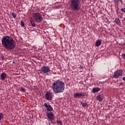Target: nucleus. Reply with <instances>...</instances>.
Wrapping results in <instances>:
<instances>
[{"mask_svg":"<svg viewBox=\"0 0 125 125\" xmlns=\"http://www.w3.org/2000/svg\"><path fill=\"white\" fill-rule=\"evenodd\" d=\"M1 42L3 47L8 50L14 49L16 47V42H15V41L11 36H6L3 37Z\"/></svg>","mask_w":125,"mask_h":125,"instance_id":"f257e3e1","label":"nucleus"},{"mask_svg":"<svg viewBox=\"0 0 125 125\" xmlns=\"http://www.w3.org/2000/svg\"><path fill=\"white\" fill-rule=\"evenodd\" d=\"M52 88L55 93H61L63 91V82L58 80L52 84Z\"/></svg>","mask_w":125,"mask_h":125,"instance_id":"f03ea898","label":"nucleus"},{"mask_svg":"<svg viewBox=\"0 0 125 125\" xmlns=\"http://www.w3.org/2000/svg\"><path fill=\"white\" fill-rule=\"evenodd\" d=\"M81 0H70V7L71 10L78 11L80 10Z\"/></svg>","mask_w":125,"mask_h":125,"instance_id":"7ed1b4c3","label":"nucleus"},{"mask_svg":"<svg viewBox=\"0 0 125 125\" xmlns=\"http://www.w3.org/2000/svg\"><path fill=\"white\" fill-rule=\"evenodd\" d=\"M33 17L37 23H41V21H42V16L39 13L34 14Z\"/></svg>","mask_w":125,"mask_h":125,"instance_id":"20e7f679","label":"nucleus"},{"mask_svg":"<svg viewBox=\"0 0 125 125\" xmlns=\"http://www.w3.org/2000/svg\"><path fill=\"white\" fill-rule=\"evenodd\" d=\"M123 70L119 69L115 71L113 74V77L116 79H119L123 75Z\"/></svg>","mask_w":125,"mask_h":125,"instance_id":"39448f33","label":"nucleus"},{"mask_svg":"<svg viewBox=\"0 0 125 125\" xmlns=\"http://www.w3.org/2000/svg\"><path fill=\"white\" fill-rule=\"evenodd\" d=\"M50 71V68L49 67L47 66L46 65H44L41 68L40 74H47V73Z\"/></svg>","mask_w":125,"mask_h":125,"instance_id":"423d86ee","label":"nucleus"},{"mask_svg":"<svg viewBox=\"0 0 125 125\" xmlns=\"http://www.w3.org/2000/svg\"><path fill=\"white\" fill-rule=\"evenodd\" d=\"M45 98L46 100L51 101L52 100V93L47 91L45 95Z\"/></svg>","mask_w":125,"mask_h":125,"instance_id":"0eeeda50","label":"nucleus"},{"mask_svg":"<svg viewBox=\"0 0 125 125\" xmlns=\"http://www.w3.org/2000/svg\"><path fill=\"white\" fill-rule=\"evenodd\" d=\"M47 116L48 119H49V120L50 121H52L53 119H54V114H53V113L52 112L47 113Z\"/></svg>","mask_w":125,"mask_h":125,"instance_id":"6e6552de","label":"nucleus"},{"mask_svg":"<svg viewBox=\"0 0 125 125\" xmlns=\"http://www.w3.org/2000/svg\"><path fill=\"white\" fill-rule=\"evenodd\" d=\"M43 106H44V107H45L47 110V111H52V110H53V108H52V106H51V105H47V104H46V103H45L43 104Z\"/></svg>","mask_w":125,"mask_h":125,"instance_id":"1a4fd4ad","label":"nucleus"},{"mask_svg":"<svg viewBox=\"0 0 125 125\" xmlns=\"http://www.w3.org/2000/svg\"><path fill=\"white\" fill-rule=\"evenodd\" d=\"M84 94L83 93H80L79 94V93H76V94H74L73 97L74 98H78V97H84Z\"/></svg>","mask_w":125,"mask_h":125,"instance_id":"9d476101","label":"nucleus"},{"mask_svg":"<svg viewBox=\"0 0 125 125\" xmlns=\"http://www.w3.org/2000/svg\"><path fill=\"white\" fill-rule=\"evenodd\" d=\"M30 22L31 24L32 27H36V23H35V20L32 17L30 18Z\"/></svg>","mask_w":125,"mask_h":125,"instance_id":"9b49d317","label":"nucleus"},{"mask_svg":"<svg viewBox=\"0 0 125 125\" xmlns=\"http://www.w3.org/2000/svg\"><path fill=\"white\" fill-rule=\"evenodd\" d=\"M6 79V73L3 72L0 75V79L1 81H4Z\"/></svg>","mask_w":125,"mask_h":125,"instance_id":"f8f14e48","label":"nucleus"},{"mask_svg":"<svg viewBox=\"0 0 125 125\" xmlns=\"http://www.w3.org/2000/svg\"><path fill=\"white\" fill-rule=\"evenodd\" d=\"M101 44V40L100 39H98L97 40L95 43V46L96 47H99Z\"/></svg>","mask_w":125,"mask_h":125,"instance_id":"ddd939ff","label":"nucleus"},{"mask_svg":"<svg viewBox=\"0 0 125 125\" xmlns=\"http://www.w3.org/2000/svg\"><path fill=\"white\" fill-rule=\"evenodd\" d=\"M101 90L100 88L96 87V88H93L92 92L93 93H95L96 92H98Z\"/></svg>","mask_w":125,"mask_h":125,"instance_id":"4468645a","label":"nucleus"},{"mask_svg":"<svg viewBox=\"0 0 125 125\" xmlns=\"http://www.w3.org/2000/svg\"><path fill=\"white\" fill-rule=\"evenodd\" d=\"M104 99L103 96L102 95H98L97 96V100L100 101V102H102Z\"/></svg>","mask_w":125,"mask_h":125,"instance_id":"2eb2a0df","label":"nucleus"},{"mask_svg":"<svg viewBox=\"0 0 125 125\" xmlns=\"http://www.w3.org/2000/svg\"><path fill=\"white\" fill-rule=\"evenodd\" d=\"M115 22L118 25H120V23H121V22H120V21L119 19V18H115Z\"/></svg>","mask_w":125,"mask_h":125,"instance_id":"dca6fc26","label":"nucleus"},{"mask_svg":"<svg viewBox=\"0 0 125 125\" xmlns=\"http://www.w3.org/2000/svg\"><path fill=\"white\" fill-rule=\"evenodd\" d=\"M81 104L82 105V106L84 108H85L86 106H88V104H86V103H83V102H82Z\"/></svg>","mask_w":125,"mask_h":125,"instance_id":"f3484780","label":"nucleus"},{"mask_svg":"<svg viewBox=\"0 0 125 125\" xmlns=\"http://www.w3.org/2000/svg\"><path fill=\"white\" fill-rule=\"evenodd\" d=\"M57 125H62V121L61 120H58L57 122Z\"/></svg>","mask_w":125,"mask_h":125,"instance_id":"a211bd4d","label":"nucleus"},{"mask_svg":"<svg viewBox=\"0 0 125 125\" xmlns=\"http://www.w3.org/2000/svg\"><path fill=\"white\" fill-rule=\"evenodd\" d=\"M21 24L22 27H25V24L24 23V22H23V21H21Z\"/></svg>","mask_w":125,"mask_h":125,"instance_id":"6ab92c4d","label":"nucleus"},{"mask_svg":"<svg viewBox=\"0 0 125 125\" xmlns=\"http://www.w3.org/2000/svg\"><path fill=\"white\" fill-rule=\"evenodd\" d=\"M3 118V115L2 114V113H0V121H1Z\"/></svg>","mask_w":125,"mask_h":125,"instance_id":"aec40b11","label":"nucleus"},{"mask_svg":"<svg viewBox=\"0 0 125 125\" xmlns=\"http://www.w3.org/2000/svg\"><path fill=\"white\" fill-rule=\"evenodd\" d=\"M12 16L13 18H16V16H17V14H15L14 13H12Z\"/></svg>","mask_w":125,"mask_h":125,"instance_id":"412c9836","label":"nucleus"},{"mask_svg":"<svg viewBox=\"0 0 125 125\" xmlns=\"http://www.w3.org/2000/svg\"><path fill=\"white\" fill-rule=\"evenodd\" d=\"M121 11L125 13V8H121Z\"/></svg>","mask_w":125,"mask_h":125,"instance_id":"4be33fe9","label":"nucleus"},{"mask_svg":"<svg viewBox=\"0 0 125 125\" xmlns=\"http://www.w3.org/2000/svg\"><path fill=\"white\" fill-rule=\"evenodd\" d=\"M25 90V88H23V87H21V91L23 92Z\"/></svg>","mask_w":125,"mask_h":125,"instance_id":"5701e85b","label":"nucleus"},{"mask_svg":"<svg viewBox=\"0 0 125 125\" xmlns=\"http://www.w3.org/2000/svg\"><path fill=\"white\" fill-rule=\"evenodd\" d=\"M122 56H123V59H125V53L122 54Z\"/></svg>","mask_w":125,"mask_h":125,"instance_id":"b1692460","label":"nucleus"},{"mask_svg":"<svg viewBox=\"0 0 125 125\" xmlns=\"http://www.w3.org/2000/svg\"><path fill=\"white\" fill-rule=\"evenodd\" d=\"M79 68H80V69H82L83 68V66L82 65H80V67H79Z\"/></svg>","mask_w":125,"mask_h":125,"instance_id":"393cba45","label":"nucleus"},{"mask_svg":"<svg viewBox=\"0 0 125 125\" xmlns=\"http://www.w3.org/2000/svg\"><path fill=\"white\" fill-rule=\"evenodd\" d=\"M1 60H3L4 59V56H1Z\"/></svg>","mask_w":125,"mask_h":125,"instance_id":"a878e982","label":"nucleus"},{"mask_svg":"<svg viewBox=\"0 0 125 125\" xmlns=\"http://www.w3.org/2000/svg\"><path fill=\"white\" fill-rule=\"evenodd\" d=\"M118 1H120L122 3L123 2V0H118Z\"/></svg>","mask_w":125,"mask_h":125,"instance_id":"bb28decb","label":"nucleus"},{"mask_svg":"<svg viewBox=\"0 0 125 125\" xmlns=\"http://www.w3.org/2000/svg\"><path fill=\"white\" fill-rule=\"evenodd\" d=\"M123 80L124 81H125V77H123Z\"/></svg>","mask_w":125,"mask_h":125,"instance_id":"cd10ccee","label":"nucleus"},{"mask_svg":"<svg viewBox=\"0 0 125 125\" xmlns=\"http://www.w3.org/2000/svg\"><path fill=\"white\" fill-rule=\"evenodd\" d=\"M63 87L65 85V84H64V83H63Z\"/></svg>","mask_w":125,"mask_h":125,"instance_id":"c85d7f7f","label":"nucleus"},{"mask_svg":"<svg viewBox=\"0 0 125 125\" xmlns=\"http://www.w3.org/2000/svg\"><path fill=\"white\" fill-rule=\"evenodd\" d=\"M114 1L115 2H116V0H114Z\"/></svg>","mask_w":125,"mask_h":125,"instance_id":"c756f323","label":"nucleus"}]
</instances>
